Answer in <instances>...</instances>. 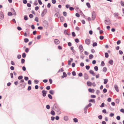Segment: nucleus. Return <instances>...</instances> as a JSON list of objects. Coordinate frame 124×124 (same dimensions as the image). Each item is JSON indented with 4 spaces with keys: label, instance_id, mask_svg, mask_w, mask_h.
<instances>
[{
    "label": "nucleus",
    "instance_id": "nucleus-9",
    "mask_svg": "<svg viewBox=\"0 0 124 124\" xmlns=\"http://www.w3.org/2000/svg\"><path fill=\"white\" fill-rule=\"evenodd\" d=\"M79 49L80 50V51L81 52H82L83 51L84 49L83 46L81 45H79Z\"/></svg>",
    "mask_w": 124,
    "mask_h": 124
},
{
    "label": "nucleus",
    "instance_id": "nucleus-61",
    "mask_svg": "<svg viewBox=\"0 0 124 124\" xmlns=\"http://www.w3.org/2000/svg\"><path fill=\"white\" fill-rule=\"evenodd\" d=\"M35 21H36L37 22H39L38 18L37 17H35Z\"/></svg>",
    "mask_w": 124,
    "mask_h": 124
},
{
    "label": "nucleus",
    "instance_id": "nucleus-51",
    "mask_svg": "<svg viewBox=\"0 0 124 124\" xmlns=\"http://www.w3.org/2000/svg\"><path fill=\"white\" fill-rule=\"evenodd\" d=\"M34 82H35V84H38L39 83V81L37 80H35L34 81Z\"/></svg>",
    "mask_w": 124,
    "mask_h": 124
},
{
    "label": "nucleus",
    "instance_id": "nucleus-14",
    "mask_svg": "<svg viewBox=\"0 0 124 124\" xmlns=\"http://www.w3.org/2000/svg\"><path fill=\"white\" fill-rule=\"evenodd\" d=\"M84 78L85 79H87L88 78V75L86 74L85 73L84 75Z\"/></svg>",
    "mask_w": 124,
    "mask_h": 124
},
{
    "label": "nucleus",
    "instance_id": "nucleus-17",
    "mask_svg": "<svg viewBox=\"0 0 124 124\" xmlns=\"http://www.w3.org/2000/svg\"><path fill=\"white\" fill-rule=\"evenodd\" d=\"M108 63L109 64H110L111 65H112L113 64V61L111 59L109 60Z\"/></svg>",
    "mask_w": 124,
    "mask_h": 124
},
{
    "label": "nucleus",
    "instance_id": "nucleus-63",
    "mask_svg": "<svg viewBox=\"0 0 124 124\" xmlns=\"http://www.w3.org/2000/svg\"><path fill=\"white\" fill-rule=\"evenodd\" d=\"M121 4L122 6H124V2L121 1Z\"/></svg>",
    "mask_w": 124,
    "mask_h": 124
},
{
    "label": "nucleus",
    "instance_id": "nucleus-12",
    "mask_svg": "<svg viewBox=\"0 0 124 124\" xmlns=\"http://www.w3.org/2000/svg\"><path fill=\"white\" fill-rule=\"evenodd\" d=\"M70 60H69L68 61V65H71V62L73 61V59L72 58H70Z\"/></svg>",
    "mask_w": 124,
    "mask_h": 124
},
{
    "label": "nucleus",
    "instance_id": "nucleus-25",
    "mask_svg": "<svg viewBox=\"0 0 124 124\" xmlns=\"http://www.w3.org/2000/svg\"><path fill=\"white\" fill-rule=\"evenodd\" d=\"M93 57V56L92 54H90L89 55V58L90 59H91Z\"/></svg>",
    "mask_w": 124,
    "mask_h": 124
},
{
    "label": "nucleus",
    "instance_id": "nucleus-47",
    "mask_svg": "<svg viewBox=\"0 0 124 124\" xmlns=\"http://www.w3.org/2000/svg\"><path fill=\"white\" fill-rule=\"evenodd\" d=\"M85 68L86 70H88L90 68V66L89 65H86L85 66Z\"/></svg>",
    "mask_w": 124,
    "mask_h": 124
},
{
    "label": "nucleus",
    "instance_id": "nucleus-49",
    "mask_svg": "<svg viewBox=\"0 0 124 124\" xmlns=\"http://www.w3.org/2000/svg\"><path fill=\"white\" fill-rule=\"evenodd\" d=\"M17 29L19 31H21L22 30V29L21 28L20 26H18L17 27Z\"/></svg>",
    "mask_w": 124,
    "mask_h": 124
},
{
    "label": "nucleus",
    "instance_id": "nucleus-54",
    "mask_svg": "<svg viewBox=\"0 0 124 124\" xmlns=\"http://www.w3.org/2000/svg\"><path fill=\"white\" fill-rule=\"evenodd\" d=\"M29 51V49L28 48H26L25 49V52L26 53H28Z\"/></svg>",
    "mask_w": 124,
    "mask_h": 124
},
{
    "label": "nucleus",
    "instance_id": "nucleus-41",
    "mask_svg": "<svg viewBox=\"0 0 124 124\" xmlns=\"http://www.w3.org/2000/svg\"><path fill=\"white\" fill-rule=\"evenodd\" d=\"M101 65L102 66H104L105 63L103 61H102L101 62Z\"/></svg>",
    "mask_w": 124,
    "mask_h": 124
},
{
    "label": "nucleus",
    "instance_id": "nucleus-64",
    "mask_svg": "<svg viewBox=\"0 0 124 124\" xmlns=\"http://www.w3.org/2000/svg\"><path fill=\"white\" fill-rule=\"evenodd\" d=\"M120 111L123 113H124V109L123 108H121L120 110Z\"/></svg>",
    "mask_w": 124,
    "mask_h": 124
},
{
    "label": "nucleus",
    "instance_id": "nucleus-22",
    "mask_svg": "<svg viewBox=\"0 0 124 124\" xmlns=\"http://www.w3.org/2000/svg\"><path fill=\"white\" fill-rule=\"evenodd\" d=\"M60 20L62 22L64 21V18L63 16L60 17Z\"/></svg>",
    "mask_w": 124,
    "mask_h": 124
},
{
    "label": "nucleus",
    "instance_id": "nucleus-46",
    "mask_svg": "<svg viewBox=\"0 0 124 124\" xmlns=\"http://www.w3.org/2000/svg\"><path fill=\"white\" fill-rule=\"evenodd\" d=\"M72 35L73 37H75L76 36V34L75 32H72Z\"/></svg>",
    "mask_w": 124,
    "mask_h": 124
},
{
    "label": "nucleus",
    "instance_id": "nucleus-29",
    "mask_svg": "<svg viewBox=\"0 0 124 124\" xmlns=\"http://www.w3.org/2000/svg\"><path fill=\"white\" fill-rule=\"evenodd\" d=\"M51 115L53 116H54L55 115V113L54 111L53 110H52L50 113Z\"/></svg>",
    "mask_w": 124,
    "mask_h": 124
},
{
    "label": "nucleus",
    "instance_id": "nucleus-59",
    "mask_svg": "<svg viewBox=\"0 0 124 124\" xmlns=\"http://www.w3.org/2000/svg\"><path fill=\"white\" fill-rule=\"evenodd\" d=\"M25 60L23 59H21V63L22 64L24 63L25 62Z\"/></svg>",
    "mask_w": 124,
    "mask_h": 124
},
{
    "label": "nucleus",
    "instance_id": "nucleus-19",
    "mask_svg": "<svg viewBox=\"0 0 124 124\" xmlns=\"http://www.w3.org/2000/svg\"><path fill=\"white\" fill-rule=\"evenodd\" d=\"M49 93L52 95H53L54 93V91L52 90H50L49 91Z\"/></svg>",
    "mask_w": 124,
    "mask_h": 124
},
{
    "label": "nucleus",
    "instance_id": "nucleus-18",
    "mask_svg": "<svg viewBox=\"0 0 124 124\" xmlns=\"http://www.w3.org/2000/svg\"><path fill=\"white\" fill-rule=\"evenodd\" d=\"M89 72L93 76H95V74L93 70H90L89 71Z\"/></svg>",
    "mask_w": 124,
    "mask_h": 124
},
{
    "label": "nucleus",
    "instance_id": "nucleus-6",
    "mask_svg": "<svg viewBox=\"0 0 124 124\" xmlns=\"http://www.w3.org/2000/svg\"><path fill=\"white\" fill-rule=\"evenodd\" d=\"M90 40L89 39H86L85 41V43L88 45H89L90 44Z\"/></svg>",
    "mask_w": 124,
    "mask_h": 124
},
{
    "label": "nucleus",
    "instance_id": "nucleus-30",
    "mask_svg": "<svg viewBox=\"0 0 124 124\" xmlns=\"http://www.w3.org/2000/svg\"><path fill=\"white\" fill-rule=\"evenodd\" d=\"M86 5L89 8L91 7V5L89 2H87L86 3Z\"/></svg>",
    "mask_w": 124,
    "mask_h": 124
},
{
    "label": "nucleus",
    "instance_id": "nucleus-34",
    "mask_svg": "<svg viewBox=\"0 0 124 124\" xmlns=\"http://www.w3.org/2000/svg\"><path fill=\"white\" fill-rule=\"evenodd\" d=\"M119 100L118 99H117L115 101L116 102L117 104L119 103Z\"/></svg>",
    "mask_w": 124,
    "mask_h": 124
},
{
    "label": "nucleus",
    "instance_id": "nucleus-60",
    "mask_svg": "<svg viewBox=\"0 0 124 124\" xmlns=\"http://www.w3.org/2000/svg\"><path fill=\"white\" fill-rule=\"evenodd\" d=\"M92 104L91 103H89L86 106L88 108L91 106Z\"/></svg>",
    "mask_w": 124,
    "mask_h": 124
},
{
    "label": "nucleus",
    "instance_id": "nucleus-40",
    "mask_svg": "<svg viewBox=\"0 0 124 124\" xmlns=\"http://www.w3.org/2000/svg\"><path fill=\"white\" fill-rule=\"evenodd\" d=\"M55 15L56 16V17H58V18H59L60 17V16L59 15L58 13H56L55 14Z\"/></svg>",
    "mask_w": 124,
    "mask_h": 124
},
{
    "label": "nucleus",
    "instance_id": "nucleus-44",
    "mask_svg": "<svg viewBox=\"0 0 124 124\" xmlns=\"http://www.w3.org/2000/svg\"><path fill=\"white\" fill-rule=\"evenodd\" d=\"M72 75L73 76H75L76 75V72L74 71H73L72 72Z\"/></svg>",
    "mask_w": 124,
    "mask_h": 124
},
{
    "label": "nucleus",
    "instance_id": "nucleus-16",
    "mask_svg": "<svg viewBox=\"0 0 124 124\" xmlns=\"http://www.w3.org/2000/svg\"><path fill=\"white\" fill-rule=\"evenodd\" d=\"M87 84L88 86H91L92 85V83L89 81H87Z\"/></svg>",
    "mask_w": 124,
    "mask_h": 124
},
{
    "label": "nucleus",
    "instance_id": "nucleus-23",
    "mask_svg": "<svg viewBox=\"0 0 124 124\" xmlns=\"http://www.w3.org/2000/svg\"><path fill=\"white\" fill-rule=\"evenodd\" d=\"M108 80L107 79H104V84H106L108 82Z\"/></svg>",
    "mask_w": 124,
    "mask_h": 124
},
{
    "label": "nucleus",
    "instance_id": "nucleus-45",
    "mask_svg": "<svg viewBox=\"0 0 124 124\" xmlns=\"http://www.w3.org/2000/svg\"><path fill=\"white\" fill-rule=\"evenodd\" d=\"M107 91V90L105 88L103 89V92L104 93H105Z\"/></svg>",
    "mask_w": 124,
    "mask_h": 124
},
{
    "label": "nucleus",
    "instance_id": "nucleus-27",
    "mask_svg": "<svg viewBox=\"0 0 124 124\" xmlns=\"http://www.w3.org/2000/svg\"><path fill=\"white\" fill-rule=\"evenodd\" d=\"M97 44L96 42H94L93 43V44L92 46H93L94 47L95 46H97Z\"/></svg>",
    "mask_w": 124,
    "mask_h": 124
},
{
    "label": "nucleus",
    "instance_id": "nucleus-3",
    "mask_svg": "<svg viewBox=\"0 0 124 124\" xmlns=\"http://www.w3.org/2000/svg\"><path fill=\"white\" fill-rule=\"evenodd\" d=\"M96 14L94 11H93L92 13V19L93 20H94V19L95 18Z\"/></svg>",
    "mask_w": 124,
    "mask_h": 124
},
{
    "label": "nucleus",
    "instance_id": "nucleus-24",
    "mask_svg": "<svg viewBox=\"0 0 124 124\" xmlns=\"http://www.w3.org/2000/svg\"><path fill=\"white\" fill-rule=\"evenodd\" d=\"M119 15V13H115L114 14V15L115 17H116V16H118Z\"/></svg>",
    "mask_w": 124,
    "mask_h": 124
},
{
    "label": "nucleus",
    "instance_id": "nucleus-15",
    "mask_svg": "<svg viewBox=\"0 0 124 124\" xmlns=\"http://www.w3.org/2000/svg\"><path fill=\"white\" fill-rule=\"evenodd\" d=\"M89 101L90 102H92L93 103H95V100L94 99H91L89 100Z\"/></svg>",
    "mask_w": 124,
    "mask_h": 124
},
{
    "label": "nucleus",
    "instance_id": "nucleus-32",
    "mask_svg": "<svg viewBox=\"0 0 124 124\" xmlns=\"http://www.w3.org/2000/svg\"><path fill=\"white\" fill-rule=\"evenodd\" d=\"M64 119L66 121H67L68 120V117L67 116H65L64 117Z\"/></svg>",
    "mask_w": 124,
    "mask_h": 124
},
{
    "label": "nucleus",
    "instance_id": "nucleus-4",
    "mask_svg": "<svg viewBox=\"0 0 124 124\" xmlns=\"http://www.w3.org/2000/svg\"><path fill=\"white\" fill-rule=\"evenodd\" d=\"M4 18V14L2 11H0V19L1 20H3Z\"/></svg>",
    "mask_w": 124,
    "mask_h": 124
},
{
    "label": "nucleus",
    "instance_id": "nucleus-42",
    "mask_svg": "<svg viewBox=\"0 0 124 124\" xmlns=\"http://www.w3.org/2000/svg\"><path fill=\"white\" fill-rule=\"evenodd\" d=\"M48 97L50 99H51L52 98V95L50 94H48Z\"/></svg>",
    "mask_w": 124,
    "mask_h": 124
},
{
    "label": "nucleus",
    "instance_id": "nucleus-57",
    "mask_svg": "<svg viewBox=\"0 0 124 124\" xmlns=\"http://www.w3.org/2000/svg\"><path fill=\"white\" fill-rule=\"evenodd\" d=\"M46 108L47 109H49L50 108V106L49 105H47L46 106Z\"/></svg>",
    "mask_w": 124,
    "mask_h": 124
},
{
    "label": "nucleus",
    "instance_id": "nucleus-21",
    "mask_svg": "<svg viewBox=\"0 0 124 124\" xmlns=\"http://www.w3.org/2000/svg\"><path fill=\"white\" fill-rule=\"evenodd\" d=\"M88 108L86 106L84 108V113H86L87 112V108Z\"/></svg>",
    "mask_w": 124,
    "mask_h": 124
},
{
    "label": "nucleus",
    "instance_id": "nucleus-37",
    "mask_svg": "<svg viewBox=\"0 0 124 124\" xmlns=\"http://www.w3.org/2000/svg\"><path fill=\"white\" fill-rule=\"evenodd\" d=\"M26 55L25 53H24L22 55V57H23V58H25L26 57Z\"/></svg>",
    "mask_w": 124,
    "mask_h": 124
},
{
    "label": "nucleus",
    "instance_id": "nucleus-1",
    "mask_svg": "<svg viewBox=\"0 0 124 124\" xmlns=\"http://www.w3.org/2000/svg\"><path fill=\"white\" fill-rule=\"evenodd\" d=\"M104 22L107 25H109L111 24L110 21L108 18V20H105L104 21Z\"/></svg>",
    "mask_w": 124,
    "mask_h": 124
},
{
    "label": "nucleus",
    "instance_id": "nucleus-39",
    "mask_svg": "<svg viewBox=\"0 0 124 124\" xmlns=\"http://www.w3.org/2000/svg\"><path fill=\"white\" fill-rule=\"evenodd\" d=\"M73 121L75 122L76 123L78 122V120L76 118H75L73 119Z\"/></svg>",
    "mask_w": 124,
    "mask_h": 124
},
{
    "label": "nucleus",
    "instance_id": "nucleus-2",
    "mask_svg": "<svg viewBox=\"0 0 124 124\" xmlns=\"http://www.w3.org/2000/svg\"><path fill=\"white\" fill-rule=\"evenodd\" d=\"M54 107L56 109V111H59V110H60V109L59 107L57 106V104L56 103L54 104Z\"/></svg>",
    "mask_w": 124,
    "mask_h": 124
},
{
    "label": "nucleus",
    "instance_id": "nucleus-35",
    "mask_svg": "<svg viewBox=\"0 0 124 124\" xmlns=\"http://www.w3.org/2000/svg\"><path fill=\"white\" fill-rule=\"evenodd\" d=\"M8 16H11L13 15V14L11 12H9L8 13Z\"/></svg>",
    "mask_w": 124,
    "mask_h": 124
},
{
    "label": "nucleus",
    "instance_id": "nucleus-10",
    "mask_svg": "<svg viewBox=\"0 0 124 124\" xmlns=\"http://www.w3.org/2000/svg\"><path fill=\"white\" fill-rule=\"evenodd\" d=\"M114 87L115 89L116 90L117 92H118L119 91V90L118 87L117 85L116 84H115L114 85Z\"/></svg>",
    "mask_w": 124,
    "mask_h": 124
},
{
    "label": "nucleus",
    "instance_id": "nucleus-8",
    "mask_svg": "<svg viewBox=\"0 0 124 124\" xmlns=\"http://www.w3.org/2000/svg\"><path fill=\"white\" fill-rule=\"evenodd\" d=\"M42 96L43 97H45L46 96L47 93V91L43 90L42 91Z\"/></svg>",
    "mask_w": 124,
    "mask_h": 124
},
{
    "label": "nucleus",
    "instance_id": "nucleus-26",
    "mask_svg": "<svg viewBox=\"0 0 124 124\" xmlns=\"http://www.w3.org/2000/svg\"><path fill=\"white\" fill-rule=\"evenodd\" d=\"M105 57L106 58H108L109 56V55L108 53L106 52L105 53Z\"/></svg>",
    "mask_w": 124,
    "mask_h": 124
},
{
    "label": "nucleus",
    "instance_id": "nucleus-11",
    "mask_svg": "<svg viewBox=\"0 0 124 124\" xmlns=\"http://www.w3.org/2000/svg\"><path fill=\"white\" fill-rule=\"evenodd\" d=\"M26 84V83H24L21 84H20V85L22 88H23L25 87V86Z\"/></svg>",
    "mask_w": 124,
    "mask_h": 124
},
{
    "label": "nucleus",
    "instance_id": "nucleus-58",
    "mask_svg": "<svg viewBox=\"0 0 124 124\" xmlns=\"http://www.w3.org/2000/svg\"><path fill=\"white\" fill-rule=\"evenodd\" d=\"M63 76L65 77H66L67 76V74L65 72H63Z\"/></svg>",
    "mask_w": 124,
    "mask_h": 124
},
{
    "label": "nucleus",
    "instance_id": "nucleus-50",
    "mask_svg": "<svg viewBox=\"0 0 124 124\" xmlns=\"http://www.w3.org/2000/svg\"><path fill=\"white\" fill-rule=\"evenodd\" d=\"M98 118L100 119H101L102 118V116L101 115H100L98 116Z\"/></svg>",
    "mask_w": 124,
    "mask_h": 124
},
{
    "label": "nucleus",
    "instance_id": "nucleus-20",
    "mask_svg": "<svg viewBox=\"0 0 124 124\" xmlns=\"http://www.w3.org/2000/svg\"><path fill=\"white\" fill-rule=\"evenodd\" d=\"M47 11V9L46 8L44 9L42 12V14H46Z\"/></svg>",
    "mask_w": 124,
    "mask_h": 124
},
{
    "label": "nucleus",
    "instance_id": "nucleus-56",
    "mask_svg": "<svg viewBox=\"0 0 124 124\" xmlns=\"http://www.w3.org/2000/svg\"><path fill=\"white\" fill-rule=\"evenodd\" d=\"M24 78V80L26 81H27L29 79L28 77H25Z\"/></svg>",
    "mask_w": 124,
    "mask_h": 124
},
{
    "label": "nucleus",
    "instance_id": "nucleus-38",
    "mask_svg": "<svg viewBox=\"0 0 124 124\" xmlns=\"http://www.w3.org/2000/svg\"><path fill=\"white\" fill-rule=\"evenodd\" d=\"M29 39L27 38H25L24 39V41L25 43H27L28 42Z\"/></svg>",
    "mask_w": 124,
    "mask_h": 124
},
{
    "label": "nucleus",
    "instance_id": "nucleus-31",
    "mask_svg": "<svg viewBox=\"0 0 124 124\" xmlns=\"http://www.w3.org/2000/svg\"><path fill=\"white\" fill-rule=\"evenodd\" d=\"M23 78L22 76H20L18 77V78L19 80H21Z\"/></svg>",
    "mask_w": 124,
    "mask_h": 124
},
{
    "label": "nucleus",
    "instance_id": "nucleus-52",
    "mask_svg": "<svg viewBox=\"0 0 124 124\" xmlns=\"http://www.w3.org/2000/svg\"><path fill=\"white\" fill-rule=\"evenodd\" d=\"M31 87L30 86H28V89H27V90L28 91H30V90H31Z\"/></svg>",
    "mask_w": 124,
    "mask_h": 124
},
{
    "label": "nucleus",
    "instance_id": "nucleus-33",
    "mask_svg": "<svg viewBox=\"0 0 124 124\" xmlns=\"http://www.w3.org/2000/svg\"><path fill=\"white\" fill-rule=\"evenodd\" d=\"M102 70L103 72H106L107 70V68L106 67H104L103 69Z\"/></svg>",
    "mask_w": 124,
    "mask_h": 124
},
{
    "label": "nucleus",
    "instance_id": "nucleus-13",
    "mask_svg": "<svg viewBox=\"0 0 124 124\" xmlns=\"http://www.w3.org/2000/svg\"><path fill=\"white\" fill-rule=\"evenodd\" d=\"M88 91L90 93H94V89H92L91 88H90L88 89Z\"/></svg>",
    "mask_w": 124,
    "mask_h": 124
},
{
    "label": "nucleus",
    "instance_id": "nucleus-53",
    "mask_svg": "<svg viewBox=\"0 0 124 124\" xmlns=\"http://www.w3.org/2000/svg\"><path fill=\"white\" fill-rule=\"evenodd\" d=\"M29 17L30 18H32L33 17V15L31 14L29 15Z\"/></svg>",
    "mask_w": 124,
    "mask_h": 124
},
{
    "label": "nucleus",
    "instance_id": "nucleus-55",
    "mask_svg": "<svg viewBox=\"0 0 124 124\" xmlns=\"http://www.w3.org/2000/svg\"><path fill=\"white\" fill-rule=\"evenodd\" d=\"M63 15L64 16H67V13L66 12H63Z\"/></svg>",
    "mask_w": 124,
    "mask_h": 124
},
{
    "label": "nucleus",
    "instance_id": "nucleus-28",
    "mask_svg": "<svg viewBox=\"0 0 124 124\" xmlns=\"http://www.w3.org/2000/svg\"><path fill=\"white\" fill-rule=\"evenodd\" d=\"M24 20L25 21L27 20H28V17L27 15H25L24 17Z\"/></svg>",
    "mask_w": 124,
    "mask_h": 124
},
{
    "label": "nucleus",
    "instance_id": "nucleus-43",
    "mask_svg": "<svg viewBox=\"0 0 124 124\" xmlns=\"http://www.w3.org/2000/svg\"><path fill=\"white\" fill-rule=\"evenodd\" d=\"M104 106V102L102 103L101 105L100 106V107H103Z\"/></svg>",
    "mask_w": 124,
    "mask_h": 124
},
{
    "label": "nucleus",
    "instance_id": "nucleus-36",
    "mask_svg": "<svg viewBox=\"0 0 124 124\" xmlns=\"http://www.w3.org/2000/svg\"><path fill=\"white\" fill-rule=\"evenodd\" d=\"M94 70L96 71H97L98 70V66H95L94 67Z\"/></svg>",
    "mask_w": 124,
    "mask_h": 124
},
{
    "label": "nucleus",
    "instance_id": "nucleus-7",
    "mask_svg": "<svg viewBox=\"0 0 124 124\" xmlns=\"http://www.w3.org/2000/svg\"><path fill=\"white\" fill-rule=\"evenodd\" d=\"M54 41L56 45L60 43V41L58 39H55L54 40Z\"/></svg>",
    "mask_w": 124,
    "mask_h": 124
},
{
    "label": "nucleus",
    "instance_id": "nucleus-48",
    "mask_svg": "<svg viewBox=\"0 0 124 124\" xmlns=\"http://www.w3.org/2000/svg\"><path fill=\"white\" fill-rule=\"evenodd\" d=\"M23 2L24 4H25L27 3V0H23Z\"/></svg>",
    "mask_w": 124,
    "mask_h": 124
},
{
    "label": "nucleus",
    "instance_id": "nucleus-62",
    "mask_svg": "<svg viewBox=\"0 0 124 124\" xmlns=\"http://www.w3.org/2000/svg\"><path fill=\"white\" fill-rule=\"evenodd\" d=\"M69 9L71 11H72L74 9V8L72 7H70Z\"/></svg>",
    "mask_w": 124,
    "mask_h": 124
},
{
    "label": "nucleus",
    "instance_id": "nucleus-5",
    "mask_svg": "<svg viewBox=\"0 0 124 124\" xmlns=\"http://www.w3.org/2000/svg\"><path fill=\"white\" fill-rule=\"evenodd\" d=\"M43 24L44 26L47 27L48 26V22L46 21H44L43 22Z\"/></svg>",
    "mask_w": 124,
    "mask_h": 124
}]
</instances>
